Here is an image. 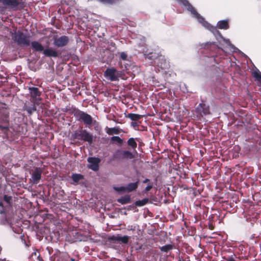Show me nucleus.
Listing matches in <instances>:
<instances>
[{"label": "nucleus", "instance_id": "nucleus-1", "mask_svg": "<svg viewBox=\"0 0 261 261\" xmlns=\"http://www.w3.org/2000/svg\"><path fill=\"white\" fill-rule=\"evenodd\" d=\"M198 22L201 23L202 26L212 32L216 37L218 41H223L231 49H233L235 52H241V51L237 47H236L232 44H231L228 39L224 38L220 32L218 31L216 27L212 25L207 21L204 20V18L202 16V19H199L198 20Z\"/></svg>", "mask_w": 261, "mask_h": 261}, {"label": "nucleus", "instance_id": "nucleus-2", "mask_svg": "<svg viewBox=\"0 0 261 261\" xmlns=\"http://www.w3.org/2000/svg\"><path fill=\"white\" fill-rule=\"evenodd\" d=\"M11 37L12 40L19 46L28 47L31 44V36L29 34L18 30L12 33Z\"/></svg>", "mask_w": 261, "mask_h": 261}, {"label": "nucleus", "instance_id": "nucleus-3", "mask_svg": "<svg viewBox=\"0 0 261 261\" xmlns=\"http://www.w3.org/2000/svg\"><path fill=\"white\" fill-rule=\"evenodd\" d=\"M72 114L77 121L83 122L89 128L92 124L95 125L96 123V121L93 119L90 115L78 109L74 108Z\"/></svg>", "mask_w": 261, "mask_h": 261}, {"label": "nucleus", "instance_id": "nucleus-4", "mask_svg": "<svg viewBox=\"0 0 261 261\" xmlns=\"http://www.w3.org/2000/svg\"><path fill=\"white\" fill-rule=\"evenodd\" d=\"M134 155L129 150L122 149H116L112 156V159L117 162H122L125 160L134 159Z\"/></svg>", "mask_w": 261, "mask_h": 261}, {"label": "nucleus", "instance_id": "nucleus-5", "mask_svg": "<svg viewBox=\"0 0 261 261\" xmlns=\"http://www.w3.org/2000/svg\"><path fill=\"white\" fill-rule=\"evenodd\" d=\"M71 138L73 140L78 139L79 140L87 142L89 144L93 141V136L88 132L86 129H81L75 130L71 135Z\"/></svg>", "mask_w": 261, "mask_h": 261}, {"label": "nucleus", "instance_id": "nucleus-6", "mask_svg": "<svg viewBox=\"0 0 261 261\" xmlns=\"http://www.w3.org/2000/svg\"><path fill=\"white\" fill-rule=\"evenodd\" d=\"M0 3L6 7L16 10L22 9L25 6L22 0H0Z\"/></svg>", "mask_w": 261, "mask_h": 261}, {"label": "nucleus", "instance_id": "nucleus-7", "mask_svg": "<svg viewBox=\"0 0 261 261\" xmlns=\"http://www.w3.org/2000/svg\"><path fill=\"white\" fill-rule=\"evenodd\" d=\"M105 77L111 82L117 81L122 75V72L114 67L108 68L103 73Z\"/></svg>", "mask_w": 261, "mask_h": 261}, {"label": "nucleus", "instance_id": "nucleus-8", "mask_svg": "<svg viewBox=\"0 0 261 261\" xmlns=\"http://www.w3.org/2000/svg\"><path fill=\"white\" fill-rule=\"evenodd\" d=\"M176 1L183 9H185L187 11L190 12L191 14L192 15V17L196 18L197 21L199 19H201V20L202 19V16L197 12L196 9L188 0H176Z\"/></svg>", "mask_w": 261, "mask_h": 261}, {"label": "nucleus", "instance_id": "nucleus-9", "mask_svg": "<svg viewBox=\"0 0 261 261\" xmlns=\"http://www.w3.org/2000/svg\"><path fill=\"white\" fill-rule=\"evenodd\" d=\"M87 161L89 163L87 165V167L94 171H97L99 170V164L101 162V160L97 157H89Z\"/></svg>", "mask_w": 261, "mask_h": 261}, {"label": "nucleus", "instance_id": "nucleus-10", "mask_svg": "<svg viewBox=\"0 0 261 261\" xmlns=\"http://www.w3.org/2000/svg\"><path fill=\"white\" fill-rule=\"evenodd\" d=\"M0 214L2 215L0 218V224L11 226V220L6 215L5 209L2 202H0Z\"/></svg>", "mask_w": 261, "mask_h": 261}, {"label": "nucleus", "instance_id": "nucleus-11", "mask_svg": "<svg viewBox=\"0 0 261 261\" xmlns=\"http://www.w3.org/2000/svg\"><path fill=\"white\" fill-rule=\"evenodd\" d=\"M196 111L198 114L201 117L211 114L210 106L203 102L198 105L196 108Z\"/></svg>", "mask_w": 261, "mask_h": 261}, {"label": "nucleus", "instance_id": "nucleus-12", "mask_svg": "<svg viewBox=\"0 0 261 261\" xmlns=\"http://www.w3.org/2000/svg\"><path fill=\"white\" fill-rule=\"evenodd\" d=\"M69 38L66 36H62L54 39L53 44L57 47H62L66 46L69 42Z\"/></svg>", "mask_w": 261, "mask_h": 261}, {"label": "nucleus", "instance_id": "nucleus-13", "mask_svg": "<svg viewBox=\"0 0 261 261\" xmlns=\"http://www.w3.org/2000/svg\"><path fill=\"white\" fill-rule=\"evenodd\" d=\"M68 255L56 251L50 257V261H68Z\"/></svg>", "mask_w": 261, "mask_h": 261}, {"label": "nucleus", "instance_id": "nucleus-14", "mask_svg": "<svg viewBox=\"0 0 261 261\" xmlns=\"http://www.w3.org/2000/svg\"><path fill=\"white\" fill-rule=\"evenodd\" d=\"M42 170L39 167H36L32 174L31 178L33 184H37L39 182L41 177Z\"/></svg>", "mask_w": 261, "mask_h": 261}, {"label": "nucleus", "instance_id": "nucleus-15", "mask_svg": "<svg viewBox=\"0 0 261 261\" xmlns=\"http://www.w3.org/2000/svg\"><path fill=\"white\" fill-rule=\"evenodd\" d=\"M28 89L32 100L33 102H36L38 100V97L40 96L41 94L39 89L35 87H30Z\"/></svg>", "mask_w": 261, "mask_h": 261}, {"label": "nucleus", "instance_id": "nucleus-16", "mask_svg": "<svg viewBox=\"0 0 261 261\" xmlns=\"http://www.w3.org/2000/svg\"><path fill=\"white\" fill-rule=\"evenodd\" d=\"M43 54L47 57L57 58L59 57L60 54L51 47H47L45 48L43 52Z\"/></svg>", "mask_w": 261, "mask_h": 261}, {"label": "nucleus", "instance_id": "nucleus-17", "mask_svg": "<svg viewBox=\"0 0 261 261\" xmlns=\"http://www.w3.org/2000/svg\"><path fill=\"white\" fill-rule=\"evenodd\" d=\"M143 52L145 58L150 60L153 61L159 57L158 53L150 51L149 49H147L145 50H143Z\"/></svg>", "mask_w": 261, "mask_h": 261}, {"label": "nucleus", "instance_id": "nucleus-18", "mask_svg": "<svg viewBox=\"0 0 261 261\" xmlns=\"http://www.w3.org/2000/svg\"><path fill=\"white\" fill-rule=\"evenodd\" d=\"M31 47L33 50V52L38 51L42 52L44 51L45 48L44 46L38 41H31Z\"/></svg>", "mask_w": 261, "mask_h": 261}, {"label": "nucleus", "instance_id": "nucleus-19", "mask_svg": "<svg viewBox=\"0 0 261 261\" xmlns=\"http://www.w3.org/2000/svg\"><path fill=\"white\" fill-rule=\"evenodd\" d=\"M217 27L219 29L227 30L229 28V20L228 19L219 21Z\"/></svg>", "mask_w": 261, "mask_h": 261}, {"label": "nucleus", "instance_id": "nucleus-20", "mask_svg": "<svg viewBox=\"0 0 261 261\" xmlns=\"http://www.w3.org/2000/svg\"><path fill=\"white\" fill-rule=\"evenodd\" d=\"M35 102H34L33 103L29 106L25 105L23 107L24 110L26 111L30 115L37 110Z\"/></svg>", "mask_w": 261, "mask_h": 261}, {"label": "nucleus", "instance_id": "nucleus-21", "mask_svg": "<svg viewBox=\"0 0 261 261\" xmlns=\"http://www.w3.org/2000/svg\"><path fill=\"white\" fill-rule=\"evenodd\" d=\"M139 181H137L135 182H130L126 185V192H131L136 190L138 187Z\"/></svg>", "mask_w": 261, "mask_h": 261}, {"label": "nucleus", "instance_id": "nucleus-22", "mask_svg": "<svg viewBox=\"0 0 261 261\" xmlns=\"http://www.w3.org/2000/svg\"><path fill=\"white\" fill-rule=\"evenodd\" d=\"M117 202L121 203V204H125L128 203L131 201L130 196L129 195H125L124 196H122L120 198L117 199Z\"/></svg>", "mask_w": 261, "mask_h": 261}, {"label": "nucleus", "instance_id": "nucleus-23", "mask_svg": "<svg viewBox=\"0 0 261 261\" xmlns=\"http://www.w3.org/2000/svg\"><path fill=\"white\" fill-rule=\"evenodd\" d=\"M125 117L129 118L132 120V121H136L140 119L143 116L142 115L138 114L128 113V114L125 115Z\"/></svg>", "mask_w": 261, "mask_h": 261}, {"label": "nucleus", "instance_id": "nucleus-24", "mask_svg": "<svg viewBox=\"0 0 261 261\" xmlns=\"http://www.w3.org/2000/svg\"><path fill=\"white\" fill-rule=\"evenodd\" d=\"M120 129L118 127H114L111 128H107L106 133L109 135H112L113 134L118 135L120 133Z\"/></svg>", "mask_w": 261, "mask_h": 261}, {"label": "nucleus", "instance_id": "nucleus-25", "mask_svg": "<svg viewBox=\"0 0 261 261\" xmlns=\"http://www.w3.org/2000/svg\"><path fill=\"white\" fill-rule=\"evenodd\" d=\"M149 201V199L147 198H145L143 199L142 200H137L135 204V205L137 206H142L145 205L146 204H147Z\"/></svg>", "mask_w": 261, "mask_h": 261}, {"label": "nucleus", "instance_id": "nucleus-26", "mask_svg": "<svg viewBox=\"0 0 261 261\" xmlns=\"http://www.w3.org/2000/svg\"><path fill=\"white\" fill-rule=\"evenodd\" d=\"M173 248V245L172 244H166L160 247V249L162 252H168L170 250H171Z\"/></svg>", "mask_w": 261, "mask_h": 261}, {"label": "nucleus", "instance_id": "nucleus-27", "mask_svg": "<svg viewBox=\"0 0 261 261\" xmlns=\"http://www.w3.org/2000/svg\"><path fill=\"white\" fill-rule=\"evenodd\" d=\"M127 144L133 149H135L137 146V142L134 138H130L127 141Z\"/></svg>", "mask_w": 261, "mask_h": 261}, {"label": "nucleus", "instance_id": "nucleus-28", "mask_svg": "<svg viewBox=\"0 0 261 261\" xmlns=\"http://www.w3.org/2000/svg\"><path fill=\"white\" fill-rule=\"evenodd\" d=\"M84 178V176L81 174H73L72 175V179L73 181L75 182H79L80 180L83 179Z\"/></svg>", "mask_w": 261, "mask_h": 261}, {"label": "nucleus", "instance_id": "nucleus-29", "mask_svg": "<svg viewBox=\"0 0 261 261\" xmlns=\"http://www.w3.org/2000/svg\"><path fill=\"white\" fill-rule=\"evenodd\" d=\"M111 142L112 143H113V142H116L119 144H122L123 142V140L119 136H115L111 138Z\"/></svg>", "mask_w": 261, "mask_h": 261}, {"label": "nucleus", "instance_id": "nucleus-30", "mask_svg": "<svg viewBox=\"0 0 261 261\" xmlns=\"http://www.w3.org/2000/svg\"><path fill=\"white\" fill-rule=\"evenodd\" d=\"M130 239V237L127 236H124L123 237L120 235L119 242H121L123 244H127Z\"/></svg>", "mask_w": 261, "mask_h": 261}, {"label": "nucleus", "instance_id": "nucleus-31", "mask_svg": "<svg viewBox=\"0 0 261 261\" xmlns=\"http://www.w3.org/2000/svg\"><path fill=\"white\" fill-rule=\"evenodd\" d=\"M253 74L254 78L259 82L261 81V72L258 69L256 68L253 71Z\"/></svg>", "mask_w": 261, "mask_h": 261}, {"label": "nucleus", "instance_id": "nucleus-32", "mask_svg": "<svg viewBox=\"0 0 261 261\" xmlns=\"http://www.w3.org/2000/svg\"><path fill=\"white\" fill-rule=\"evenodd\" d=\"M119 236H120V234L112 235V236L108 237V240L110 242H119Z\"/></svg>", "mask_w": 261, "mask_h": 261}, {"label": "nucleus", "instance_id": "nucleus-33", "mask_svg": "<svg viewBox=\"0 0 261 261\" xmlns=\"http://www.w3.org/2000/svg\"><path fill=\"white\" fill-rule=\"evenodd\" d=\"M113 189L115 191L119 193H124L126 192V187L120 186V187H114Z\"/></svg>", "mask_w": 261, "mask_h": 261}, {"label": "nucleus", "instance_id": "nucleus-34", "mask_svg": "<svg viewBox=\"0 0 261 261\" xmlns=\"http://www.w3.org/2000/svg\"><path fill=\"white\" fill-rule=\"evenodd\" d=\"M12 199V197L11 196H9L8 195H4V200L8 204H10Z\"/></svg>", "mask_w": 261, "mask_h": 261}, {"label": "nucleus", "instance_id": "nucleus-35", "mask_svg": "<svg viewBox=\"0 0 261 261\" xmlns=\"http://www.w3.org/2000/svg\"><path fill=\"white\" fill-rule=\"evenodd\" d=\"M236 255L234 254L231 255L227 257H223L226 261H236L235 260Z\"/></svg>", "mask_w": 261, "mask_h": 261}, {"label": "nucleus", "instance_id": "nucleus-36", "mask_svg": "<svg viewBox=\"0 0 261 261\" xmlns=\"http://www.w3.org/2000/svg\"><path fill=\"white\" fill-rule=\"evenodd\" d=\"M145 44V38L144 37L141 36L140 38V42L138 43L139 46H144Z\"/></svg>", "mask_w": 261, "mask_h": 261}, {"label": "nucleus", "instance_id": "nucleus-37", "mask_svg": "<svg viewBox=\"0 0 261 261\" xmlns=\"http://www.w3.org/2000/svg\"><path fill=\"white\" fill-rule=\"evenodd\" d=\"M120 59L124 61L127 60V55L125 52H121L120 53Z\"/></svg>", "mask_w": 261, "mask_h": 261}, {"label": "nucleus", "instance_id": "nucleus-38", "mask_svg": "<svg viewBox=\"0 0 261 261\" xmlns=\"http://www.w3.org/2000/svg\"><path fill=\"white\" fill-rule=\"evenodd\" d=\"M130 125L133 126L135 129H138L137 127L138 126V124L136 121H132Z\"/></svg>", "mask_w": 261, "mask_h": 261}, {"label": "nucleus", "instance_id": "nucleus-39", "mask_svg": "<svg viewBox=\"0 0 261 261\" xmlns=\"http://www.w3.org/2000/svg\"><path fill=\"white\" fill-rule=\"evenodd\" d=\"M169 65L168 63L165 62L163 65L161 64V67L163 69H167L169 67Z\"/></svg>", "mask_w": 261, "mask_h": 261}, {"label": "nucleus", "instance_id": "nucleus-40", "mask_svg": "<svg viewBox=\"0 0 261 261\" xmlns=\"http://www.w3.org/2000/svg\"><path fill=\"white\" fill-rule=\"evenodd\" d=\"M152 188V185H148L146 186V187L145 188V190L146 191H149L150 190H151V189Z\"/></svg>", "mask_w": 261, "mask_h": 261}, {"label": "nucleus", "instance_id": "nucleus-41", "mask_svg": "<svg viewBox=\"0 0 261 261\" xmlns=\"http://www.w3.org/2000/svg\"><path fill=\"white\" fill-rule=\"evenodd\" d=\"M5 10V8L4 7H0V12L1 13L3 14Z\"/></svg>", "mask_w": 261, "mask_h": 261}, {"label": "nucleus", "instance_id": "nucleus-42", "mask_svg": "<svg viewBox=\"0 0 261 261\" xmlns=\"http://www.w3.org/2000/svg\"><path fill=\"white\" fill-rule=\"evenodd\" d=\"M0 129H2V130H3V129H8V127L7 126H2L1 125H0Z\"/></svg>", "mask_w": 261, "mask_h": 261}, {"label": "nucleus", "instance_id": "nucleus-43", "mask_svg": "<svg viewBox=\"0 0 261 261\" xmlns=\"http://www.w3.org/2000/svg\"><path fill=\"white\" fill-rule=\"evenodd\" d=\"M150 181V180L148 178H146L143 181V183H147L148 182H149Z\"/></svg>", "mask_w": 261, "mask_h": 261}, {"label": "nucleus", "instance_id": "nucleus-44", "mask_svg": "<svg viewBox=\"0 0 261 261\" xmlns=\"http://www.w3.org/2000/svg\"><path fill=\"white\" fill-rule=\"evenodd\" d=\"M208 59H209L210 62H212V61L214 60V59L213 57L208 58Z\"/></svg>", "mask_w": 261, "mask_h": 261}, {"label": "nucleus", "instance_id": "nucleus-45", "mask_svg": "<svg viewBox=\"0 0 261 261\" xmlns=\"http://www.w3.org/2000/svg\"><path fill=\"white\" fill-rule=\"evenodd\" d=\"M70 261H75V259H74V258H71L70 259Z\"/></svg>", "mask_w": 261, "mask_h": 261}, {"label": "nucleus", "instance_id": "nucleus-46", "mask_svg": "<svg viewBox=\"0 0 261 261\" xmlns=\"http://www.w3.org/2000/svg\"><path fill=\"white\" fill-rule=\"evenodd\" d=\"M38 258H40V256H39H39H38ZM39 260H40V259H39Z\"/></svg>", "mask_w": 261, "mask_h": 261}, {"label": "nucleus", "instance_id": "nucleus-47", "mask_svg": "<svg viewBox=\"0 0 261 261\" xmlns=\"http://www.w3.org/2000/svg\"><path fill=\"white\" fill-rule=\"evenodd\" d=\"M35 255H36V252H34Z\"/></svg>", "mask_w": 261, "mask_h": 261}]
</instances>
